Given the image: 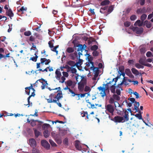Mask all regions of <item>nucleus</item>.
Returning <instances> with one entry per match:
<instances>
[{
    "instance_id": "nucleus-1",
    "label": "nucleus",
    "mask_w": 153,
    "mask_h": 153,
    "mask_svg": "<svg viewBox=\"0 0 153 153\" xmlns=\"http://www.w3.org/2000/svg\"><path fill=\"white\" fill-rule=\"evenodd\" d=\"M62 97V94L60 93H58L56 95L53 94H51L49 96V99L46 100L48 103L54 102L56 103L59 107H61L62 105L59 102V101Z\"/></svg>"
},
{
    "instance_id": "nucleus-2",
    "label": "nucleus",
    "mask_w": 153,
    "mask_h": 153,
    "mask_svg": "<svg viewBox=\"0 0 153 153\" xmlns=\"http://www.w3.org/2000/svg\"><path fill=\"white\" fill-rule=\"evenodd\" d=\"M55 77L56 79L59 81V83H62L64 82L66 79L65 77H68V76L69 74L68 72L63 71L62 74L63 76H62V74L60 71V69H56L55 72Z\"/></svg>"
},
{
    "instance_id": "nucleus-3",
    "label": "nucleus",
    "mask_w": 153,
    "mask_h": 153,
    "mask_svg": "<svg viewBox=\"0 0 153 153\" xmlns=\"http://www.w3.org/2000/svg\"><path fill=\"white\" fill-rule=\"evenodd\" d=\"M80 56L78 54V55H77V52L76 51L74 53L72 54H71V59L73 60H74L75 57H77L78 59H79V61L78 62H76V66L77 67H79L80 66L82 62V59H80Z\"/></svg>"
},
{
    "instance_id": "nucleus-4",
    "label": "nucleus",
    "mask_w": 153,
    "mask_h": 153,
    "mask_svg": "<svg viewBox=\"0 0 153 153\" xmlns=\"http://www.w3.org/2000/svg\"><path fill=\"white\" fill-rule=\"evenodd\" d=\"M105 108L106 113L107 114L108 112L110 113L112 115L113 114L114 111V107L113 105L111 104H108L107 105H106Z\"/></svg>"
},
{
    "instance_id": "nucleus-5",
    "label": "nucleus",
    "mask_w": 153,
    "mask_h": 153,
    "mask_svg": "<svg viewBox=\"0 0 153 153\" xmlns=\"http://www.w3.org/2000/svg\"><path fill=\"white\" fill-rule=\"evenodd\" d=\"M103 86H105V87H102L100 86L97 88V89L100 91V94L101 95V96L102 97H104L106 96L105 91L107 90L108 88L107 86H108V84H103Z\"/></svg>"
},
{
    "instance_id": "nucleus-6",
    "label": "nucleus",
    "mask_w": 153,
    "mask_h": 153,
    "mask_svg": "<svg viewBox=\"0 0 153 153\" xmlns=\"http://www.w3.org/2000/svg\"><path fill=\"white\" fill-rule=\"evenodd\" d=\"M77 47V51L78 52V54L79 55H82V51L84 50L86 51L85 48L87 46L85 44L83 45L82 44H79Z\"/></svg>"
},
{
    "instance_id": "nucleus-7",
    "label": "nucleus",
    "mask_w": 153,
    "mask_h": 153,
    "mask_svg": "<svg viewBox=\"0 0 153 153\" xmlns=\"http://www.w3.org/2000/svg\"><path fill=\"white\" fill-rule=\"evenodd\" d=\"M131 29L133 32H135L137 34H141L143 32V29L142 27H133Z\"/></svg>"
},
{
    "instance_id": "nucleus-8",
    "label": "nucleus",
    "mask_w": 153,
    "mask_h": 153,
    "mask_svg": "<svg viewBox=\"0 0 153 153\" xmlns=\"http://www.w3.org/2000/svg\"><path fill=\"white\" fill-rule=\"evenodd\" d=\"M88 68H90L91 70L93 71L94 73V77L96 78L99 75V68L97 67H95L94 66V65H91Z\"/></svg>"
},
{
    "instance_id": "nucleus-9",
    "label": "nucleus",
    "mask_w": 153,
    "mask_h": 153,
    "mask_svg": "<svg viewBox=\"0 0 153 153\" xmlns=\"http://www.w3.org/2000/svg\"><path fill=\"white\" fill-rule=\"evenodd\" d=\"M87 55H88L87 58L88 60V62H86V64L87 67H89L91 65H94V63L92 62L93 58L92 56L90 55L89 54H88Z\"/></svg>"
},
{
    "instance_id": "nucleus-10",
    "label": "nucleus",
    "mask_w": 153,
    "mask_h": 153,
    "mask_svg": "<svg viewBox=\"0 0 153 153\" xmlns=\"http://www.w3.org/2000/svg\"><path fill=\"white\" fill-rule=\"evenodd\" d=\"M112 120L116 123H123L125 122V120H124L123 117L119 116H115L113 119Z\"/></svg>"
},
{
    "instance_id": "nucleus-11",
    "label": "nucleus",
    "mask_w": 153,
    "mask_h": 153,
    "mask_svg": "<svg viewBox=\"0 0 153 153\" xmlns=\"http://www.w3.org/2000/svg\"><path fill=\"white\" fill-rule=\"evenodd\" d=\"M38 81H39L41 83H42V85L41 86L42 89H44L45 88V86L48 85L47 81L43 78H41V79L38 80L36 81V82H37Z\"/></svg>"
},
{
    "instance_id": "nucleus-12",
    "label": "nucleus",
    "mask_w": 153,
    "mask_h": 153,
    "mask_svg": "<svg viewBox=\"0 0 153 153\" xmlns=\"http://www.w3.org/2000/svg\"><path fill=\"white\" fill-rule=\"evenodd\" d=\"M41 144L42 146L47 149H49L50 145L48 142L45 140H42L41 141Z\"/></svg>"
},
{
    "instance_id": "nucleus-13",
    "label": "nucleus",
    "mask_w": 153,
    "mask_h": 153,
    "mask_svg": "<svg viewBox=\"0 0 153 153\" xmlns=\"http://www.w3.org/2000/svg\"><path fill=\"white\" fill-rule=\"evenodd\" d=\"M82 145L81 143L79 140H76L75 141V146L79 150H82Z\"/></svg>"
},
{
    "instance_id": "nucleus-14",
    "label": "nucleus",
    "mask_w": 153,
    "mask_h": 153,
    "mask_svg": "<svg viewBox=\"0 0 153 153\" xmlns=\"http://www.w3.org/2000/svg\"><path fill=\"white\" fill-rule=\"evenodd\" d=\"M29 142L30 146L33 148H35L36 145V143L35 140L33 138L29 139Z\"/></svg>"
},
{
    "instance_id": "nucleus-15",
    "label": "nucleus",
    "mask_w": 153,
    "mask_h": 153,
    "mask_svg": "<svg viewBox=\"0 0 153 153\" xmlns=\"http://www.w3.org/2000/svg\"><path fill=\"white\" fill-rule=\"evenodd\" d=\"M51 62V60L49 59H47L45 58H41L40 59V63L42 64H45V65H48Z\"/></svg>"
},
{
    "instance_id": "nucleus-16",
    "label": "nucleus",
    "mask_w": 153,
    "mask_h": 153,
    "mask_svg": "<svg viewBox=\"0 0 153 153\" xmlns=\"http://www.w3.org/2000/svg\"><path fill=\"white\" fill-rule=\"evenodd\" d=\"M147 12V9L145 7H143L142 8H140L137 10V14L140 13H146Z\"/></svg>"
},
{
    "instance_id": "nucleus-17",
    "label": "nucleus",
    "mask_w": 153,
    "mask_h": 153,
    "mask_svg": "<svg viewBox=\"0 0 153 153\" xmlns=\"http://www.w3.org/2000/svg\"><path fill=\"white\" fill-rule=\"evenodd\" d=\"M25 89V92L28 95H29L30 94V89H32L33 91H35L34 88H33V86L31 84L30 86L26 87Z\"/></svg>"
},
{
    "instance_id": "nucleus-18",
    "label": "nucleus",
    "mask_w": 153,
    "mask_h": 153,
    "mask_svg": "<svg viewBox=\"0 0 153 153\" xmlns=\"http://www.w3.org/2000/svg\"><path fill=\"white\" fill-rule=\"evenodd\" d=\"M140 105L139 103L138 102L135 101L134 104V108L136 110L135 112H137L139 113H140L141 111L140 110L139 108H138Z\"/></svg>"
},
{
    "instance_id": "nucleus-19",
    "label": "nucleus",
    "mask_w": 153,
    "mask_h": 153,
    "mask_svg": "<svg viewBox=\"0 0 153 153\" xmlns=\"http://www.w3.org/2000/svg\"><path fill=\"white\" fill-rule=\"evenodd\" d=\"M36 122H38L39 123H43V122H42L38 120H35L33 119H32L31 120V122L30 123L31 125L33 127L34 126L36 125Z\"/></svg>"
},
{
    "instance_id": "nucleus-20",
    "label": "nucleus",
    "mask_w": 153,
    "mask_h": 153,
    "mask_svg": "<svg viewBox=\"0 0 153 153\" xmlns=\"http://www.w3.org/2000/svg\"><path fill=\"white\" fill-rule=\"evenodd\" d=\"M6 13L7 16H8L10 18L13 17L14 16V14L10 8L6 11Z\"/></svg>"
},
{
    "instance_id": "nucleus-21",
    "label": "nucleus",
    "mask_w": 153,
    "mask_h": 153,
    "mask_svg": "<svg viewBox=\"0 0 153 153\" xmlns=\"http://www.w3.org/2000/svg\"><path fill=\"white\" fill-rule=\"evenodd\" d=\"M33 129L34 131L35 136L36 138H38L39 136L41 135V133L37 131L36 128H34Z\"/></svg>"
},
{
    "instance_id": "nucleus-22",
    "label": "nucleus",
    "mask_w": 153,
    "mask_h": 153,
    "mask_svg": "<svg viewBox=\"0 0 153 153\" xmlns=\"http://www.w3.org/2000/svg\"><path fill=\"white\" fill-rule=\"evenodd\" d=\"M143 22L142 21L141 22L140 20H138L134 24V25L135 26H138L139 27L142 26L143 24Z\"/></svg>"
},
{
    "instance_id": "nucleus-23",
    "label": "nucleus",
    "mask_w": 153,
    "mask_h": 153,
    "mask_svg": "<svg viewBox=\"0 0 153 153\" xmlns=\"http://www.w3.org/2000/svg\"><path fill=\"white\" fill-rule=\"evenodd\" d=\"M110 2V1L108 0H105L101 2L100 5L102 6H105L108 5L109 4Z\"/></svg>"
},
{
    "instance_id": "nucleus-24",
    "label": "nucleus",
    "mask_w": 153,
    "mask_h": 153,
    "mask_svg": "<svg viewBox=\"0 0 153 153\" xmlns=\"http://www.w3.org/2000/svg\"><path fill=\"white\" fill-rule=\"evenodd\" d=\"M74 51V49L72 47H68L66 50V52L71 53Z\"/></svg>"
},
{
    "instance_id": "nucleus-25",
    "label": "nucleus",
    "mask_w": 153,
    "mask_h": 153,
    "mask_svg": "<svg viewBox=\"0 0 153 153\" xmlns=\"http://www.w3.org/2000/svg\"><path fill=\"white\" fill-rule=\"evenodd\" d=\"M125 114L124 116L123 117V118L125 119V121H128L129 120L128 118V112L127 111H125Z\"/></svg>"
},
{
    "instance_id": "nucleus-26",
    "label": "nucleus",
    "mask_w": 153,
    "mask_h": 153,
    "mask_svg": "<svg viewBox=\"0 0 153 153\" xmlns=\"http://www.w3.org/2000/svg\"><path fill=\"white\" fill-rule=\"evenodd\" d=\"M141 112L140 113H139V114H133L131 113V115H134L135 117H137L139 120H143L142 118V116L141 114Z\"/></svg>"
},
{
    "instance_id": "nucleus-27",
    "label": "nucleus",
    "mask_w": 153,
    "mask_h": 153,
    "mask_svg": "<svg viewBox=\"0 0 153 153\" xmlns=\"http://www.w3.org/2000/svg\"><path fill=\"white\" fill-rule=\"evenodd\" d=\"M65 83L66 85L69 86H71L72 85L73 82L72 80H69L66 82H65Z\"/></svg>"
},
{
    "instance_id": "nucleus-28",
    "label": "nucleus",
    "mask_w": 153,
    "mask_h": 153,
    "mask_svg": "<svg viewBox=\"0 0 153 153\" xmlns=\"http://www.w3.org/2000/svg\"><path fill=\"white\" fill-rule=\"evenodd\" d=\"M79 86H78V89L79 90H82L84 87V85L83 83H78Z\"/></svg>"
},
{
    "instance_id": "nucleus-29",
    "label": "nucleus",
    "mask_w": 153,
    "mask_h": 153,
    "mask_svg": "<svg viewBox=\"0 0 153 153\" xmlns=\"http://www.w3.org/2000/svg\"><path fill=\"white\" fill-rule=\"evenodd\" d=\"M35 91H33V92L32 93L31 95H30L28 97L27 101L28 102V105H30V100L31 97H34L35 96V94L34 93Z\"/></svg>"
},
{
    "instance_id": "nucleus-30",
    "label": "nucleus",
    "mask_w": 153,
    "mask_h": 153,
    "mask_svg": "<svg viewBox=\"0 0 153 153\" xmlns=\"http://www.w3.org/2000/svg\"><path fill=\"white\" fill-rule=\"evenodd\" d=\"M86 119H85L87 120V121H89L93 120V117L91 116L90 114H88V113L86 116Z\"/></svg>"
},
{
    "instance_id": "nucleus-31",
    "label": "nucleus",
    "mask_w": 153,
    "mask_h": 153,
    "mask_svg": "<svg viewBox=\"0 0 153 153\" xmlns=\"http://www.w3.org/2000/svg\"><path fill=\"white\" fill-rule=\"evenodd\" d=\"M144 23L145 24L147 28H150L151 27V23L150 22H149L148 21H145L144 22Z\"/></svg>"
},
{
    "instance_id": "nucleus-32",
    "label": "nucleus",
    "mask_w": 153,
    "mask_h": 153,
    "mask_svg": "<svg viewBox=\"0 0 153 153\" xmlns=\"http://www.w3.org/2000/svg\"><path fill=\"white\" fill-rule=\"evenodd\" d=\"M50 126V125L48 124L44 123L42 126V128L43 130L47 129Z\"/></svg>"
},
{
    "instance_id": "nucleus-33",
    "label": "nucleus",
    "mask_w": 153,
    "mask_h": 153,
    "mask_svg": "<svg viewBox=\"0 0 153 153\" xmlns=\"http://www.w3.org/2000/svg\"><path fill=\"white\" fill-rule=\"evenodd\" d=\"M67 64L71 66L74 67L76 66V63L74 61H70L67 62Z\"/></svg>"
},
{
    "instance_id": "nucleus-34",
    "label": "nucleus",
    "mask_w": 153,
    "mask_h": 153,
    "mask_svg": "<svg viewBox=\"0 0 153 153\" xmlns=\"http://www.w3.org/2000/svg\"><path fill=\"white\" fill-rule=\"evenodd\" d=\"M132 73L136 75H138L139 73L138 71L135 68H132L131 69Z\"/></svg>"
},
{
    "instance_id": "nucleus-35",
    "label": "nucleus",
    "mask_w": 153,
    "mask_h": 153,
    "mask_svg": "<svg viewBox=\"0 0 153 153\" xmlns=\"http://www.w3.org/2000/svg\"><path fill=\"white\" fill-rule=\"evenodd\" d=\"M139 62L141 65H144L145 64V59L143 58H141L139 59Z\"/></svg>"
},
{
    "instance_id": "nucleus-36",
    "label": "nucleus",
    "mask_w": 153,
    "mask_h": 153,
    "mask_svg": "<svg viewBox=\"0 0 153 153\" xmlns=\"http://www.w3.org/2000/svg\"><path fill=\"white\" fill-rule=\"evenodd\" d=\"M43 134L45 137H48L49 135L48 131V130H45L43 132Z\"/></svg>"
},
{
    "instance_id": "nucleus-37",
    "label": "nucleus",
    "mask_w": 153,
    "mask_h": 153,
    "mask_svg": "<svg viewBox=\"0 0 153 153\" xmlns=\"http://www.w3.org/2000/svg\"><path fill=\"white\" fill-rule=\"evenodd\" d=\"M125 78H123V81L120 84H118L117 86V88H119V89H121V90H122V88L121 87V85L123 84V83H124L125 82Z\"/></svg>"
},
{
    "instance_id": "nucleus-38",
    "label": "nucleus",
    "mask_w": 153,
    "mask_h": 153,
    "mask_svg": "<svg viewBox=\"0 0 153 153\" xmlns=\"http://www.w3.org/2000/svg\"><path fill=\"white\" fill-rule=\"evenodd\" d=\"M108 8V7L106 6L100 8V12L102 13H104V11L106 10Z\"/></svg>"
},
{
    "instance_id": "nucleus-39",
    "label": "nucleus",
    "mask_w": 153,
    "mask_h": 153,
    "mask_svg": "<svg viewBox=\"0 0 153 153\" xmlns=\"http://www.w3.org/2000/svg\"><path fill=\"white\" fill-rule=\"evenodd\" d=\"M115 85V84H114V85H112L111 86V92L114 94L115 93V86H114V85Z\"/></svg>"
},
{
    "instance_id": "nucleus-40",
    "label": "nucleus",
    "mask_w": 153,
    "mask_h": 153,
    "mask_svg": "<svg viewBox=\"0 0 153 153\" xmlns=\"http://www.w3.org/2000/svg\"><path fill=\"white\" fill-rule=\"evenodd\" d=\"M49 68L50 66L48 67L44 70H42V69H39L36 70L34 72L36 73V74H37L36 72L38 71H42V72H44V71H45L46 72H47L48 71V68Z\"/></svg>"
},
{
    "instance_id": "nucleus-41",
    "label": "nucleus",
    "mask_w": 153,
    "mask_h": 153,
    "mask_svg": "<svg viewBox=\"0 0 153 153\" xmlns=\"http://www.w3.org/2000/svg\"><path fill=\"white\" fill-rule=\"evenodd\" d=\"M98 48V47L96 45H94L92 46L91 48V49L92 51H96Z\"/></svg>"
},
{
    "instance_id": "nucleus-42",
    "label": "nucleus",
    "mask_w": 153,
    "mask_h": 153,
    "mask_svg": "<svg viewBox=\"0 0 153 153\" xmlns=\"http://www.w3.org/2000/svg\"><path fill=\"white\" fill-rule=\"evenodd\" d=\"M147 17V15L146 14H142L140 17V19L141 21L143 22Z\"/></svg>"
},
{
    "instance_id": "nucleus-43",
    "label": "nucleus",
    "mask_w": 153,
    "mask_h": 153,
    "mask_svg": "<svg viewBox=\"0 0 153 153\" xmlns=\"http://www.w3.org/2000/svg\"><path fill=\"white\" fill-rule=\"evenodd\" d=\"M135 66L137 68L140 69V68H144V66L143 65H140L139 63H136L135 64Z\"/></svg>"
},
{
    "instance_id": "nucleus-44",
    "label": "nucleus",
    "mask_w": 153,
    "mask_h": 153,
    "mask_svg": "<svg viewBox=\"0 0 153 153\" xmlns=\"http://www.w3.org/2000/svg\"><path fill=\"white\" fill-rule=\"evenodd\" d=\"M59 47V45H57L54 48H53L51 49V50L52 51L55 52L56 53V54H57L58 53V51L56 50V49L58 48Z\"/></svg>"
},
{
    "instance_id": "nucleus-45",
    "label": "nucleus",
    "mask_w": 153,
    "mask_h": 153,
    "mask_svg": "<svg viewBox=\"0 0 153 153\" xmlns=\"http://www.w3.org/2000/svg\"><path fill=\"white\" fill-rule=\"evenodd\" d=\"M67 131L66 130H62L60 131V134L62 136L64 135L67 134Z\"/></svg>"
},
{
    "instance_id": "nucleus-46",
    "label": "nucleus",
    "mask_w": 153,
    "mask_h": 153,
    "mask_svg": "<svg viewBox=\"0 0 153 153\" xmlns=\"http://www.w3.org/2000/svg\"><path fill=\"white\" fill-rule=\"evenodd\" d=\"M88 114L87 111H82L81 112V115L82 117H86L87 114Z\"/></svg>"
},
{
    "instance_id": "nucleus-47",
    "label": "nucleus",
    "mask_w": 153,
    "mask_h": 153,
    "mask_svg": "<svg viewBox=\"0 0 153 153\" xmlns=\"http://www.w3.org/2000/svg\"><path fill=\"white\" fill-rule=\"evenodd\" d=\"M125 72L126 74L128 76L130 75L131 73L130 69L128 68L126 69L125 70Z\"/></svg>"
},
{
    "instance_id": "nucleus-48",
    "label": "nucleus",
    "mask_w": 153,
    "mask_h": 153,
    "mask_svg": "<svg viewBox=\"0 0 153 153\" xmlns=\"http://www.w3.org/2000/svg\"><path fill=\"white\" fill-rule=\"evenodd\" d=\"M119 71L120 72H123L124 71V67L123 66L121 65L118 68Z\"/></svg>"
},
{
    "instance_id": "nucleus-49",
    "label": "nucleus",
    "mask_w": 153,
    "mask_h": 153,
    "mask_svg": "<svg viewBox=\"0 0 153 153\" xmlns=\"http://www.w3.org/2000/svg\"><path fill=\"white\" fill-rule=\"evenodd\" d=\"M137 17L135 15H133L130 17V19L131 21H134L137 19Z\"/></svg>"
},
{
    "instance_id": "nucleus-50",
    "label": "nucleus",
    "mask_w": 153,
    "mask_h": 153,
    "mask_svg": "<svg viewBox=\"0 0 153 153\" xmlns=\"http://www.w3.org/2000/svg\"><path fill=\"white\" fill-rule=\"evenodd\" d=\"M113 97L114 99L117 100H120V97L117 95L114 94L113 95Z\"/></svg>"
},
{
    "instance_id": "nucleus-51",
    "label": "nucleus",
    "mask_w": 153,
    "mask_h": 153,
    "mask_svg": "<svg viewBox=\"0 0 153 153\" xmlns=\"http://www.w3.org/2000/svg\"><path fill=\"white\" fill-rule=\"evenodd\" d=\"M49 142L51 145L53 147L56 146V144L51 140H49Z\"/></svg>"
},
{
    "instance_id": "nucleus-52",
    "label": "nucleus",
    "mask_w": 153,
    "mask_h": 153,
    "mask_svg": "<svg viewBox=\"0 0 153 153\" xmlns=\"http://www.w3.org/2000/svg\"><path fill=\"white\" fill-rule=\"evenodd\" d=\"M24 34L25 36H29L31 35V32L30 31H25L24 33Z\"/></svg>"
},
{
    "instance_id": "nucleus-53",
    "label": "nucleus",
    "mask_w": 153,
    "mask_h": 153,
    "mask_svg": "<svg viewBox=\"0 0 153 153\" xmlns=\"http://www.w3.org/2000/svg\"><path fill=\"white\" fill-rule=\"evenodd\" d=\"M69 91L72 94V96L74 97L75 95H78L79 97V94H76L72 90H71V89H70V91Z\"/></svg>"
},
{
    "instance_id": "nucleus-54",
    "label": "nucleus",
    "mask_w": 153,
    "mask_h": 153,
    "mask_svg": "<svg viewBox=\"0 0 153 153\" xmlns=\"http://www.w3.org/2000/svg\"><path fill=\"white\" fill-rule=\"evenodd\" d=\"M145 0H139L138 2L141 6H143L145 3Z\"/></svg>"
},
{
    "instance_id": "nucleus-55",
    "label": "nucleus",
    "mask_w": 153,
    "mask_h": 153,
    "mask_svg": "<svg viewBox=\"0 0 153 153\" xmlns=\"http://www.w3.org/2000/svg\"><path fill=\"white\" fill-rule=\"evenodd\" d=\"M113 8L112 6H111L109 7L108 9V13H110L113 10Z\"/></svg>"
},
{
    "instance_id": "nucleus-56",
    "label": "nucleus",
    "mask_w": 153,
    "mask_h": 153,
    "mask_svg": "<svg viewBox=\"0 0 153 153\" xmlns=\"http://www.w3.org/2000/svg\"><path fill=\"white\" fill-rule=\"evenodd\" d=\"M70 71H71V73L72 74H75L77 71L76 69L73 67H71Z\"/></svg>"
},
{
    "instance_id": "nucleus-57",
    "label": "nucleus",
    "mask_w": 153,
    "mask_h": 153,
    "mask_svg": "<svg viewBox=\"0 0 153 153\" xmlns=\"http://www.w3.org/2000/svg\"><path fill=\"white\" fill-rule=\"evenodd\" d=\"M32 153H40V152L38 150L33 148L32 149Z\"/></svg>"
},
{
    "instance_id": "nucleus-58",
    "label": "nucleus",
    "mask_w": 153,
    "mask_h": 153,
    "mask_svg": "<svg viewBox=\"0 0 153 153\" xmlns=\"http://www.w3.org/2000/svg\"><path fill=\"white\" fill-rule=\"evenodd\" d=\"M131 22L128 21H126L124 23V25L126 27H128L130 26Z\"/></svg>"
},
{
    "instance_id": "nucleus-59",
    "label": "nucleus",
    "mask_w": 153,
    "mask_h": 153,
    "mask_svg": "<svg viewBox=\"0 0 153 153\" xmlns=\"http://www.w3.org/2000/svg\"><path fill=\"white\" fill-rule=\"evenodd\" d=\"M27 10L26 7L24 8L23 6L22 7H21L19 9V12H23L24 11H26Z\"/></svg>"
},
{
    "instance_id": "nucleus-60",
    "label": "nucleus",
    "mask_w": 153,
    "mask_h": 153,
    "mask_svg": "<svg viewBox=\"0 0 153 153\" xmlns=\"http://www.w3.org/2000/svg\"><path fill=\"white\" fill-rule=\"evenodd\" d=\"M92 54L93 56H96L99 55V53L97 51H95L93 52Z\"/></svg>"
},
{
    "instance_id": "nucleus-61",
    "label": "nucleus",
    "mask_w": 153,
    "mask_h": 153,
    "mask_svg": "<svg viewBox=\"0 0 153 153\" xmlns=\"http://www.w3.org/2000/svg\"><path fill=\"white\" fill-rule=\"evenodd\" d=\"M128 100L131 101L132 103H135V99L134 98H129Z\"/></svg>"
},
{
    "instance_id": "nucleus-62",
    "label": "nucleus",
    "mask_w": 153,
    "mask_h": 153,
    "mask_svg": "<svg viewBox=\"0 0 153 153\" xmlns=\"http://www.w3.org/2000/svg\"><path fill=\"white\" fill-rule=\"evenodd\" d=\"M65 68L67 69V72H68L69 71H70L71 69V67L69 66H68L67 65H66L65 66Z\"/></svg>"
},
{
    "instance_id": "nucleus-63",
    "label": "nucleus",
    "mask_w": 153,
    "mask_h": 153,
    "mask_svg": "<svg viewBox=\"0 0 153 153\" xmlns=\"http://www.w3.org/2000/svg\"><path fill=\"white\" fill-rule=\"evenodd\" d=\"M49 47L51 49L53 48V44L52 43L51 41H49L48 43Z\"/></svg>"
},
{
    "instance_id": "nucleus-64",
    "label": "nucleus",
    "mask_w": 153,
    "mask_h": 153,
    "mask_svg": "<svg viewBox=\"0 0 153 153\" xmlns=\"http://www.w3.org/2000/svg\"><path fill=\"white\" fill-rule=\"evenodd\" d=\"M90 88L87 86H85V89H84V91L85 92H88L90 91Z\"/></svg>"
}]
</instances>
